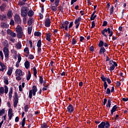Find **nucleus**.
Masks as SVG:
<instances>
[{
  "label": "nucleus",
  "mask_w": 128,
  "mask_h": 128,
  "mask_svg": "<svg viewBox=\"0 0 128 128\" xmlns=\"http://www.w3.org/2000/svg\"><path fill=\"white\" fill-rule=\"evenodd\" d=\"M25 124H26V118H24L22 120V128L24 127Z\"/></svg>",
  "instance_id": "obj_34"
},
{
  "label": "nucleus",
  "mask_w": 128,
  "mask_h": 128,
  "mask_svg": "<svg viewBox=\"0 0 128 128\" xmlns=\"http://www.w3.org/2000/svg\"><path fill=\"white\" fill-rule=\"evenodd\" d=\"M16 44V48L18 50H20L22 48V44L20 42H18Z\"/></svg>",
  "instance_id": "obj_21"
},
{
  "label": "nucleus",
  "mask_w": 128,
  "mask_h": 128,
  "mask_svg": "<svg viewBox=\"0 0 128 128\" xmlns=\"http://www.w3.org/2000/svg\"><path fill=\"white\" fill-rule=\"evenodd\" d=\"M36 92H32V90H30V92H29V98H32V94L33 96H36Z\"/></svg>",
  "instance_id": "obj_11"
},
{
  "label": "nucleus",
  "mask_w": 128,
  "mask_h": 128,
  "mask_svg": "<svg viewBox=\"0 0 128 128\" xmlns=\"http://www.w3.org/2000/svg\"><path fill=\"white\" fill-rule=\"evenodd\" d=\"M34 57L33 56V55H30L29 56V58L30 60H34Z\"/></svg>",
  "instance_id": "obj_62"
},
{
  "label": "nucleus",
  "mask_w": 128,
  "mask_h": 128,
  "mask_svg": "<svg viewBox=\"0 0 128 128\" xmlns=\"http://www.w3.org/2000/svg\"><path fill=\"white\" fill-rule=\"evenodd\" d=\"M46 40H48V42H50V34H46Z\"/></svg>",
  "instance_id": "obj_37"
},
{
  "label": "nucleus",
  "mask_w": 128,
  "mask_h": 128,
  "mask_svg": "<svg viewBox=\"0 0 128 128\" xmlns=\"http://www.w3.org/2000/svg\"><path fill=\"white\" fill-rule=\"evenodd\" d=\"M48 126L46 125V123H44L41 126L42 128H46Z\"/></svg>",
  "instance_id": "obj_51"
},
{
  "label": "nucleus",
  "mask_w": 128,
  "mask_h": 128,
  "mask_svg": "<svg viewBox=\"0 0 128 128\" xmlns=\"http://www.w3.org/2000/svg\"><path fill=\"white\" fill-rule=\"evenodd\" d=\"M108 32L109 34V36H112V31H111L110 28H108Z\"/></svg>",
  "instance_id": "obj_28"
},
{
  "label": "nucleus",
  "mask_w": 128,
  "mask_h": 128,
  "mask_svg": "<svg viewBox=\"0 0 128 128\" xmlns=\"http://www.w3.org/2000/svg\"><path fill=\"white\" fill-rule=\"evenodd\" d=\"M8 86H4V92L5 94H8Z\"/></svg>",
  "instance_id": "obj_42"
},
{
  "label": "nucleus",
  "mask_w": 128,
  "mask_h": 128,
  "mask_svg": "<svg viewBox=\"0 0 128 128\" xmlns=\"http://www.w3.org/2000/svg\"><path fill=\"white\" fill-rule=\"evenodd\" d=\"M67 110L68 112H74V108L72 107V105L70 104L68 106Z\"/></svg>",
  "instance_id": "obj_10"
},
{
  "label": "nucleus",
  "mask_w": 128,
  "mask_h": 128,
  "mask_svg": "<svg viewBox=\"0 0 128 128\" xmlns=\"http://www.w3.org/2000/svg\"><path fill=\"white\" fill-rule=\"evenodd\" d=\"M24 52L26 54H30V52L28 51V48L26 47V48H24Z\"/></svg>",
  "instance_id": "obj_36"
},
{
  "label": "nucleus",
  "mask_w": 128,
  "mask_h": 128,
  "mask_svg": "<svg viewBox=\"0 0 128 128\" xmlns=\"http://www.w3.org/2000/svg\"><path fill=\"white\" fill-rule=\"evenodd\" d=\"M14 22H16V24H20V22H22V20H20V16L18 15V14H16L14 16Z\"/></svg>",
  "instance_id": "obj_6"
},
{
  "label": "nucleus",
  "mask_w": 128,
  "mask_h": 128,
  "mask_svg": "<svg viewBox=\"0 0 128 128\" xmlns=\"http://www.w3.org/2000/svg\"><path fill=\"white\" fill-rule=\"evenodd\" d=\"M1 27L2 28H8V24H6L5 22H2Z\"/></svg>",
  "instance_id": "obj_25"
},
{
  "label": "nucleus",
  "mask_w": 128,
  "mask_h": 128,
  "mask_svg": "<svg viewBox=\"0 0 128 128\" xmlns=\"http://www.w3.org/2000/svg\"><path fill=\"white\" fill-rule=\"evenodd\" d=\"M15 74L16 76V80H22V76H24V74H22V71L20 69H17L16 70Z\"/></svg>",
  "instance_id": "obj_2"
},
{
  "label": "nucleus",
  "mask_w": 128,
  "mask_h": 128,
  "mask_svg": "<svg viewBox=\"0 0 128 128\" xmlns=\"http://www.w3.org/2000/svg\"><path fill=\"white\" fill-rule=\"evenodd\" d=\"M54 4L56 6H58V4H60V0H56Z\"/></svg>",
  "instance_id": "obj_44"
},
{
  "label": "nucleus",
  "mask_w": 128,
  "mask_h": 128,
  "mask_svg": "<svg viewBox=\"0 0 128 128\" xmlns=\"http://www.w3.org/2000/svg\"><path fill=\"white\" fill-rule=\"evenodd\" d=\"M50 26V20L49 19V18H46V19L45 20V26L47 28H48V26Z\"/></svg>",
  "instance_id": "obj_9"
},
{
  "label": "nucleus",
  "mask_w": 128,
  "mask_h": 128,
  "mask_svg": "<svg viewBox=\"0 0 128 128\" xmlns=\"http://www.w3.org/2000/svg\"><path fill=\"white\" fill-rule=\"evenodd\" d=\"M28 26H31V24H32V19H30L29 20H28Z\"/></svg>",
  "instance_id": "obj_45"
},
{
  "label": "nucleus",
  "mask_w": 128,
  "mask_h": 128,
  "mask_svg": "<svg viewBox=\"0 0 128 128\" xmlns=\"http://www.w3.org/2000/svg\"><path fill=\"white\" fill-rule=\"evenodd\" d=\"M106 94H110V90L108 88H107V91L106 92Z\"/></svg>",
  "instance_id": "obj_59"
},
{
  "label": "nucleus",
  "mask_w": 128,
  "mask_h": 128,
  "mask_svg": "<svg viewBox=\"0 0 128 128\" xmlns=\"http://www.w3.org/2000/svg\"><path fill=\"white\" fill-rule=\"evenodd\" d=\"M10 24L14 26V21L12 20H11L10 22Z\"/></svg>",
  "instance_id": "obj_61"
},
{
  "label": "nucleus",
  "mask_w": 128,
  "mask_h": 128,
  "mask_svg": "<svg viewBox=\"0 0 128 128\" xmlns=\"http://www.w3.org/2000/svg\"><path fill=\"white\" fill-rule=\"evenodd\" d=\"M114 12V6H112L110 9V14H112Z\"/></svg>",
  "instance_id": "obj_58"
},
{
  "label": "nucleus",
  "mask_w": 128,
  "mask_h": 128,
  "mask_svg": "<svg viewBox=\"0 0 128 128\" xmlns=\"http://www.w3.org/2000/svg\"><path fill=\"white\" fill-rule=\"evenodd\" d=\"M90 52H94V46H91L90 48Z\"/></svg>",
  "instance_id": "obj_60"
},
{
  "label": "nucleus",
  "mask_w": 128,
  "mask_h": 128,
  "mask_svg": "<svg viewBox=\"0 0 128 128\" xmlns=\"http://www.w3.org/2000/svg\"><path fill=\"white\" fill-rule=\"evenodd\" d=\"M101 32L104 36H106V38H108V36L106 34V32H108V29L104 28L103 30H102Z\"/></svg>",
  "instance_id": "obj_15"
},
{
  "label": "nucleus",
  "mask_w": 128,
  "mask_h": 128,
  "mask_svg": "<svg viewBox=\"0 0 128 128\" xmlns=\"http://www.w3.org/2000/svg\"><path fill=\"white\" fill-rule=\"evenodd\" d=\"M12 88H10V91L9 94H8L10 100H12Z\"/></svg>",
  "instance_id": "obj_17"
},
{
  "label": "nucleus",
  "mask_w": 128,
  "mask_h": 128,
  "mask_svg": "<svg viewBox=\"0 0 128 128\" xmlns=\"http://www.w3.org/2000/svg\"><path fill=\"white\" fill-rule=\"evenodd\" d=\"M24 66L26 68H30V62L28 60H26L24 63Z\"/></svg>",
  "instance_id": "obj_20"
},
{
  "label": "nucleus",
  "mask_w": 128,
  "mask_h": 128,
  "mask_svg": "<svg viewBox=\"0 0 128 128\" xmlns=\"http://www.w3.org/2000/svg\"><path fill=\"white\" fill-rule=\"evenodd\" d=\"M21 16L24 18L28 16V8L26 6H22L21 8Z\"/></svg>",
  "instance_id": "obj_3"
},
{
  "label": "nucleus",
  "mask_w": 128,
  "mask_h": 128,
  "mask_svg": "<svg viewBox=\"0 0 128 128\" xmlns=\"http://www.w3.org/2000/svg\"><path fill=\"white\" fill-rule=\"evenodd\" d=\"M34 76L36 78V74H38V71H36V67L33 68Z\"/></svg>",
  "instance_id": "obj_23"
},
{
  "label": "nucleus",
  "mask_w": 128,
  "mask_h": 128,
  "mask_svg": "<svg viewBox=\"0 0 128 128\" xmlns=\"http://www.w3.org/2000/svg\"><path fill=\"white\" fill-rule=\"evenodd\" d=\"M108 106L110 108V106L112 105V100H110V99H109L108 101Z\"/></svg>",
  "instance_id": "obj_50"
},
{
  "label": "nucleus",
  "mask_w": 128,
  "mask_h": 128,
  "mask_svg": "<svg viewBox=\"0 0 128 128\" xmlns=\"http://www.w3.org/2000/svg\"><path fill=\"white\" fill-rule=\"evenodd\" d=\"M115 66L114 65L112 64L110 68V70H114Z\"/></svg>",
  "instance_id": "obj_48"
},
{
  "label": "nucleus",
  "mask_w": 128,
  "mask_h": 128,
  "mask_svg": "<svg viewBox=\"0 0 128 128\" xmlns=\"http://www.w3.org/2000/svg\"><path fill=\"white\" fill-rule=\"evenodd\" d=\"M38 89L36 88V86H33L32 92H37Z\"/></svg>",
  "instance_id": "obj_47"
},
{
  "label": "nucleus",
  "mask_w": 128,
  "mask_h": 128,
  "mask_svg": "<svg viewBox=\"0 0 128 128\" xmlns=\"http://www.w3.org/2000/svg\"><path fill=\"white\" fill-rule=\"evenodd\" d=\"M22 60V57H20V56H18V62L20 64V61Z\"/></svg>",
  "instance_id": "obj_57"
},
{
  "label": "nucleus",
  "mask_w": 128,
  "mask_h": 128,
  "mask_svg": "<svg viewBox=\"0 0 128 128\" xmlns=\"http://www.w3.org/2000/svg\"><path fill=\"white\" fill-rule=\"evenodd\" d=\"M18 102H14V108H16V106L18 105Z\"/></svg>",
  "instance_id": "obj_63"
},
{
  "label": "nucleus",
  "mask_w": 128,
  "mask_h": 128,
  "mask_svg": "<svg viewBox=\"0 0 128 128\" xmlns=\"http://www.w3.org/2000/svg\"><path fill=\"white\" fill-rule=\"evenodd\" d=\"M4 87L0 88V94H4Z\"/></svg>",
  "instance_id": "obj_39"
},
{
  "label": "nucleus",
  "mask_w": 128,
  "mask_h": 128,
  "mask_svg": "<svg viewBox=\"0 0 128 128\" xmlns=\"http://www.w3.org/2000/svg\"><path fill=\"white\" fill-rule=\"evenodd\" d=\"M80 20H82V18L80 17L78 18V19L75 20V24H78V22H80Z\"/></svg>",
  "instance_id": "obj_26"
},
{
  "label": "nucleus",
  "mask_w": 128,
  "mask_h": 128,
  "mask_svg": "<svg viewBox=\"0 0 128 128\" xmlns=\"http://www.w3.org/2000/svg\"><path fill=\"white\" fill-rule=\"evenodd\" d=\"M14 102H18V94H16V92L15 93Z\"/></svg>",
  "instance_id": "obj_22"
},
{
  "label": "nucleus",
  "mask_w": 128,
  "mask_h": 128,
  "mask_svg": "<svg viewBox=\"0 0 128 128\" xmlns=\"http://www.w3.org/2000/svg\"><path fill=\"white\" fill-rule=\"evenodd\" d=\"M12 11H9V12H8L7 13V16H12Z\"/></svg>",
  "instance_id": "obj_55"
},
{
  "label": "nucleus",
  "mask_w": 128,
  "mask_h": 128,
  "mask_svg": "<svg viewBox=\"0 0 128 128\" xmlns=\"http://www.w3.org/2000/svg\"><path fill=\"white\" fill-rule=\"evenodd\" d=\"M116 108H118V106H116V105H115L113 106L112 108V110H111V114L112 116L114 114V112L116 110Z\"/></svg>",
  "instance_id": "obj_14"
},
{
  "label": "nucleus",
  "mask_w": 128,
  "mask_h": 128,
  "mask_svg": "<svg viewBox=\"0 0 128 128\" xmlns=\"http://www.w3.org/2000/svg\"><path fill=\"white\" fill-rule=\"evenodd\" d=\"M38 48H40L42 46V40H40L37 43Z\"/></svg>",
  "instance_id": "obj_30"
},
{
  "label": "nucleus",
  "mask_w": 128,
  "mask_h": 128,
  "mask_svg": "<svg viewBox=\"0 0 128 128\" xmlns=\"http://www.w3.org/2000/svg\"><path fill=\"white\" fill-rule=\"evenodd\" d=\"M98 128H110V124L108 122H102L100 125L98 126Z\"/></svg>",
  "instance_id": "obj_4"
},
{
  "label": "nucleus",
  "mask_w": 128,
  "mask_h": 128,
  "mask_svg": "<svg viewBox=\"0 0 128 128\" xmlns=\"http://www.w3.org/2000/svg\"><path fill=\"white\" fill-rule=\"evenodd\" d=\"M35 36H40L42 35V33L39 32H36L34 34Z\"/></svg>",
  "instance_id": "obj_31"
},
{
  "label": "nucleus",
  "mask_w": 128,
  "mask_h": 128,
  "mask_svg": "<svg viewBox=\"0 0 128 128\" xmlns=\"http://www.w3.org/2000/svg\"><path fill=\"white\" fill-rule=\"evenodd\" d=\"M4 82L6 84H8V80L6 79L4 80Z\"/></svg>",
  "instance_id": "obj_64"
},
{
  "label": "nucleus",
  "mask_w": 128,
  "mask_h": 128,
  "mask_svg": "<svg viewBox=\"0 0 128 128\" xmlns=\"http://www.w3.org/2000/svg\"><path fill=\"white\" fill-rule=\"evenodd\" d=\"M51 8L52 10H53V12H56V6H53L51 7Z\"/></svg>",
  "instance_id": "obj_46"
},
{
  "label": "nucleus",
  "mask_w": 128,
  "mask_h": 128,
  "mask_svg": "<svg viewBox=\"0 0 128 128\" xmlns=\"http://www.w3.org/2000/svg\"><path fill=\"white\" fill-rule=\"evenodd\" d=\"M6 8V4H3L0 6V8L2 12H4V10Z\"/></svg>",
  "instance_id": "obj_19"
},
{
  "label": "nucleus",
  "mask_w": 128,
  "mask_h": 128,
  "mask_svg": "<svg viewBox=\"0 0 128 128\" xmlns=\"http://www.w3.org/2000/svg\"><path fill=\"white\" fill-rule=\"evenodd\" d=\"M98 46L99 48H102V46H104V42L102 40H100L99 42Z\"/></svg>",
  "instance_id": "obj_35"
},
{
  "label": "nucleus",
  "mask_w": 128,
  "mask_h": 128,
  "mask_svg": "<svg viewBox=\"0 0 128 128\" xmlns=\"http://www.w3.org/2000/svg\"><path fill=\"white\" fill-rule=\"evenodd\" d=\"M12 69L10 68L8 69V72H7V74L10 76H12Z\"/></svg>",
  "instance_id": "obj_29"
},
{
  "label": "nucleus",
  "mask_w": 128,
  "mask_h": 128,
  "mask_svg": "<svg viewBox=\"0 0 128 128\" xmlns=\"http://www.w3.org/2000/svg\"><path fill=\"white\" fill-rule=\"evenodd\" d=\"M24 4H26V2H23L22 1H20L18 3V6H24Z\"/></svg>",
  "instance_id": "obj_27"
},
{
  "label": "nucleus",
  "mask_w": 128,
  "mask_h": 128,
  "mask_svg": "<svg viewBox=\"0 0 128 128\" xmlns=\"http://www.w3.org/2000/svg\"><path fill=\"white\" fill-rule=\"evenodd\" d=\"M3 52L6 58H8V47H5L3 49Z\"/></svg>",
  "instance_id": "obj_8"
},
{
  "label": "nucleus",
  "mask_w": 128,
  "mask_h": 128,
  "mask_svg": "<svg viewBox=\"0 0 128 128\" xmlns=\"http://www.w3.org/2000/svg\"><path fill=\"white\" fill-rule=\"evenodd\" d=\"M0 66L2 68L0 69V70H1L2 72H4V70H6V65H4V63L0 62Z\"/></svg>",
  "instance_id": "obj_13"
},
{
  "label": "nucleus",
  "mask_w": 128,
  "mask_h": 128,
  "mask_svg": "<svg viewBox=\"0 0 128 128\" xmlns=\"http://www.w3.org/2000/svg\"><path fill=\"white\" fill-rule=\"evenodd\" d=\"M12 30H10V29L7 30V34H9L10 36L12 34Z\"/></svg>",
  "instance_id": "obj_54"
},
{
  "label": "nucleus",
  "mask_w": 128,
  "mask_h": 128,
  "mask_svg": "<svg viewBox=\"0 0 128 128\" xmlns=\"http://www.w3.org/2000/svg\"><path fill=\"white\" fill-rule=\"evenodd\" d=\"M76 40L73 38L72 40V44H76Z\"/></svg>",
  "instance_id": "obj_56"
},
{
  "label": "nucleus",
  "mask_w": 128,
  "mask_h": 128,
  "mask_svg": "<svg viewBox=\"0 0 128 128\" xmlns=\"http://www.w3.org/2000/svg\"><path fill=\"white\" fill-rule=\"evenodd\" d=\"M5 110L4 109H2V110H0V116H2L4 114Z\"/></svg>",
  "instance_id": "obj_38"
},
{
  "label": "nucleus",
  "mask_w": 128,
  "mask_h": 128,
  "mask_svg": "<svg viewBox=\"0 0 128 128\" xmlns=\"http://www.w3.org/2000/svg\"><path fill=\"white\" fill-rule=\"evenodd\" d=\"M16 30L17 33V36L18 38H22L24 36V32H22V28L18 25L16 28Z\"/></svg>",
  "instance_id": "obj_1"
},
{
  "label": "nucleus",
  "mask_w": 128,
  "mask_h": 128,
  "mask_svg": "<svg viewBox=\"0 0 128 128\" xmlns=\"http://www.w3.org/2000/svg\"><path fill=\"white\" fill-rule=\"evenodd\" d=\"M30 108V106L28 105H26L24 107V112H28V108Z\"/></svg>",
  "instance_id": "obj_33"
},
{
  "label": "nucleus",
  "mask_w": 128,
  "mask_h": 128,
  "mask_svg": "<svg viewBox=\"0 0 128 128\" xmlns=\"http://www.w3.org/2000/svg\"><path fill=\"white\" fill-rule=\"evenodd\" d=\"M100 78L102 80V82H104V90H106V88H108V84H106V78L104 77V74H102Z\"/></svg>",
  "instance_id": "obj_7"
},
{
  "label": "nucleus",
  "mask_w": 128,
  "mask_h": 128,
  "mask_svg": "<svg viewBox=\"0 0 128 128\" xmlns=\"http://www.w3.org/2000/svg\"><path fill=\"white\" fill-rule=\"evenodd\" d=\"M44 78H42V76H40V84H42L43 82H44Z\"/></svg>",
  "instance_id": "obj_49"
},
{
  "label": "nucleus",
  "mask_w": 128,
  "mask_h": 128,
  "mask_svg": "<svg viewBox=\"0 0 128 128\" xmlns=\"http://www.w3.org/2000/svg\"><path fill=\"white\" fill-rule=\"evenodd\" d=\"M104 52H106V49L102 47L99 52L100 54H104Z\"/></svg>",
  "instance_id": "obj_16"
},
{
  "label": "nucleus",
  "mask_w": 128,
  "mask_h": 128,
  "mask_svg": "<svg viewBox=\"0 0 128 128\" xmlns=\"http://www.w3.org/2000/svg\"><path fill=\"white\" fill-rule=\"evenodd\" d=\"M0 20H4V22H6V20H7L6 16L4 14H1L0 16Z\"/></svg>",
  "instance_id": "obj_12"
},
{
  "label": "nucleus",
  "mask_w": 128,
  "mask_h": 128,
  "mask_svg": "<svg viewBox=\"0 0 128 128\" xmlns=\"http://www.w3.org/2000/svg\"><path fill=\"white\" fill-rule=\"evenodd\" d=\"M13 114H12V112L8 113V116H9V120H12V118Z\"/></svg>",
  "instance_id": "obj_40"
},
{
  "label": "nucleus",
  "mask_w": 128,
  "mask_h": 128,
  "mask_svg": "<svg viewBox=\"0 0 128 128\" xmlns=\"http://www.w3.org/2000/svg\"><path fill=\"white\" fill-rule=\"evenodd\" d=\"M31 76H32V74H30V71H28V74L27 77H26L27 80H30Z\"/></svg>",
  "instance_id": "obj_24"
},
{
  "label": "nucleus",
  "mask_w": 128,
  "mask_h": 128,
  "mask_svg": "<svg viewBox=\"0 0 128 128\" xmlns=\"http://www.w3.org/2000/svg\"><path fill=\"white\" fill-rule=\"evenodd\" d=\"M32 27H28V34H32Z\"/></svg>",
  "instance_id": "obj_32"
},
{
  "label": "nucleus",
  "mask_w": 128,
  "mask_h": 128,
  "mask_svg": "<svg viewBox=\"0 0 128 128\" xmlns=\"http://www.w3.org/2000/svg\"><path fill=\"white\" fill-rule=\"evenodd\" d=\"M96 18V15H94V16H92V15H91L90 20H94V18Z\"/></svg>",
  "instance_id": "obj_43"
},
{
  "label": "nucleus",
  "mask_w": 128,
  "mask_h": 128,
  "mask_svg": "<svg viewBox=\"0 0 128 128\" xmlns=\"http://www.w3.org/2000/svg\"><path fill=\"white\" fill-rule=\"evenodd\" d=\"M70 22L68 21H65L64 22L62 23L60 25V28H64L66 30H68V24Z\"/></svg>",
  "instance_id": "obj_5"
},
{
  "label": "nucleus",
  "mask_w": 128,
  "mask_h": 128,
  "mask_svg": "<svg viewBox=\"0 0 128 128\" xmlns=\"http://www.w3.org/2000/svg\"><path fill=\"white\" fill-rule=\"evenodd\" d=\"M96 26V24L94 23V21L92 22V27L91 28H94Z\"/></svg>",
  "instance_id": "obj_52"
},
{
  "label": "nucleus",
  "mask_w": 128,
  "mask_h": 128,
  "mask_svg": "<svg viewBox=\"0 0 128 128\" xmlns=\"http://www.w3.org/2000/svg\"><path fill=\"white\" fill-rule=\"evenodd\" d=\"M28 16H34V11L32 10H30L28 12Z\"/></svg>",
  "instance_id": "obj_18"
},
{
  "label": "nucleus",
  "mask_w": 128,
  "mask_h": 128,
  "mask_svg": "<svg viewBox=\"0 0 128 128\" xmlns=\"http://www.w3.org/2000/svg\"><path fill=\"white\" fill-rule=\"evenodd\" d=\"M108 26V22L104 21L103 22L102 26Z\"/></svg>",
  "instance_id": "obj_53"
},
{
  "label": "nucleus",
  "mask_w": 128,
  "mask_h": 128,
  "mask_svg": "<svg viewBox=\"0 0 128 128\" xmlns=\"http://www.w3.org/2000/svg\"><path fill=\"white\" fill-rule=\"evenodd\" d=\"M10 36H12V38H16V34L14 32H12Z\"/></svg>",
  "instance_id": "obj_41"
}]
</instances>
